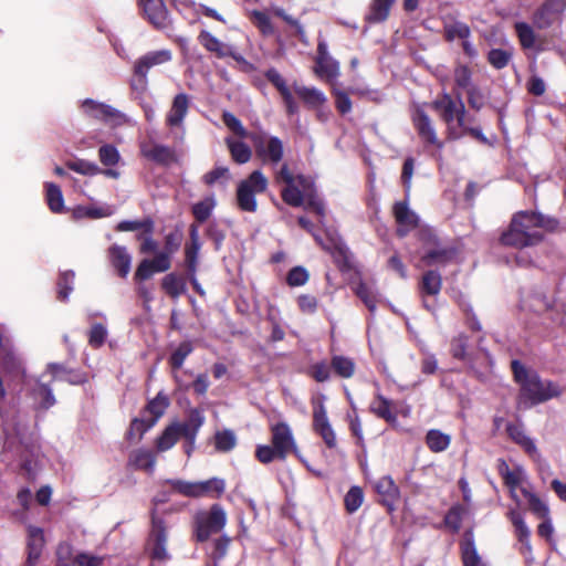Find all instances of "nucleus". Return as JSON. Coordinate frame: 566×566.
<instances>
[{"label":"nucleus","instance_id":"obj_15","mask_svg":"<svg viewBox=\"0 0 566 566\" xmlns=\"http://www.w3.org/2000/svg\"><path fill=\"white\" fill-rule=\"evenodd\" d=\"M153 530L149 536V549L154 559L164 562L169 559V554L166 547L167 535L161 518H158L153 514Z\"/></svg>","mask_w":566,"mask_h":566},{"label":"nucleus","instance_id":"obj_56","mask_svg":"<svg viewBox=\"0 0 566 566\" xmlns=\"http://www.w3.org/2000/svg\"><path fill=\"white\" fill-rule=\"evenodd\" d=\"M214 207H216V200L212 196H210V197H207L203 200L197 202L192 207V212H193L195 218L199 222H203L210 217Z\"/></svg>","mask_w":566,"mask_h":566},{"label":"nucleus","instance_id":"obj_17","mask_svg":"<svg viewBox=\"0 0 566 566\" xmlns=\"http://www.w3.org/2000/svg\"><path fill=\"white\" fill-rule=\"evenodd\" d=\"M412 122L415 128L418 132V135L423 142L437 146L438 148L442 147V144L440 143L436 134V129L431 118L422 108L417 107L415 109L412 114Z\"/></svg>","mask_w":566,"mask_h":566},{"label":"nucleus","instance_id":"obj_33","mask_svg":"<svg viewBox=\"0 0 566 566\" xmlns=\"http://www.w3.org/2000/svg\"><path fill=\"white\" fill-rule=\"evenodd\" d=\"M44 545L43 531L39 527H29V542H28V564L34 565L42 552Z\"/></svg>","mask_w":566,"mask_h":566},{"label":"nucleus","instance_id":"obj_5","mask_svg":"<svg viewBox=\"0 0 566 566\" xmlns=\"http://www.w3.org/2000/svg\"><path fill=\"white\" fill-rule=\"evenodd\" d=\"M268 179L261 170H254L237 189V201L241 210L254 212L258 208L255 195L264 192Z\"/></svg>","mask_w":566,"mask_h":566},{"label":"nucleus","instance_id":"obj_36","mask_svg":"<svg viewBox=\"0 0 566 566\" xmlns=\"http://www.w3.org/2000/svg\"><path fill=\"white\" fill-rule=\"evenodd\" d=\"M464 566H481V557L476 552L472 533H467L461 545Z\"/></svg>","mask_w":566,"mask_h":566},{"label":"nucleus","instance_id":"obj_64","mask_svg":"<svg viewBox=\"0 0 566 566\" xmlns=\"http://www.w3.org/2000/svg\"><path fill=\"white\" fill-rule=\"evenodd\" d=\"M251 17L255 25L263 34L271 35L274 33L273 24L266 13L255 10L252 11Z\"/></svg>","mask_w":566,"mask_h":566},{"label":"nucleus","instance_id":"obj_39","mask_svg":"<svg viewBox=\"0 0 566 566\" xmlns=\"http://www.w3.org/2000/svg\"><path fill=\"white\" fill-rule=\"evenodd\" d=\"M33 397L39 403V407L44 410L51 408L56 402L52 388L41 380H39L33 388Z\"/></svg>","mask_w":566,"mask_h":566},{"label":"nucleus","instance_id":"obj_20","mask_svg":"<svg viewBox=\"0 0 566 566\" xmlns=\"http://www.w3.org/2000/svg\"><path fill=\"white\" fill-rule=\"evenodd\" d=\"M265 76L279 90L284 101L286 112L290 115L296 114L298 112V105L295 102L291 90L286 85L285 80L282 77L279 71H276L275 69H270L265 73Z\"/></svg>","mask_w":566,"mask_h":566},{"label":"nucleus","instance_id":"obj_21","mask_svg":"<svg viewBox=\"0 0 566 566\" xmlns=\"http://www.w3.org/2000/svg\"><path fill=\"white\" fill-rule=\"evenodd\" d=\"M394 214L398 223L397 232L400 237L406 235L409 230L413 229L418 224V216L409 209L406 201L397 202L395 205Z\"/></svg>","mask_w":566,"mask_h":566},{"label":"nucleus","instance_id":"obj_49","mask_svg":"<svg viewBox=\"0 0 566 566\" xmlns=\"http://www.w3.org/2000/svg\"><path fill=\"white\" fill-rule=\"evenodd\" d=\"M66 167L83 176H95L101 172L97 164L85 159L70 160L66 163Z\"/></svg>","mask_w":566,"mask_h":566},{"label":"nucleus","instance_id":"obj_23","mask_svg":"<svg viewBox=\"0 0 566 566\" xmlns=\"http://www.w3.org/2000/svg\"><path fill=\"white\" fill-rule=\"evenodd\" d=\"M198 39L206 50L214 53L218 57L232 56L235 60L241 59L234 54L231 45L221 42L208 31H201Z\"/></svg>","mask_w":566,"mask_h":566},{"label":"nucleus","instance_id":"obj_12","mask_svg":"<svg viewBox=\"0 0 566 566\" xmlns=\"http://www.w3.org/2000/svg\"><path fill=\"white\" fill-rule=\"evenodd\" d=\"M189 105L190 97L186 93H179L174 97L171 106L166 114V125L178 132L179 139H182L184 137V122L188 114Z\"/></svg>","mask_w":566,"mask_h":566},{"label":"nucleus","instance_id":"obj_52","mask_svg":"<svg viewBox=\"0 0 566 566\" xmlns=\"http://www.w3.org/2000/svg\"><path fill=\"white\" fill-rule=\"evenodd\" d=\"M169 406V399L163 392H159L153 400L147 405V410L153 415L151 420L156 423L158 419L165 413Z\"/></svg>","mask_w":566,"mask_h":566},{"label":"nucleus","instance_id":"obj_14","mask_svg":"<svg viewBox=\"0 0 566 566\" xmlns=\"http://www.w3.org/2000/svg\"><path fill=\"white\" fill-rule=\"evenodd\" d=\"M566 9V0H547L534 13V24L546 29L560 19Z\"/></svg>","mask_w":566,"mask_h":566},{"label":"nucleus","instance_id":"obj_45","mask_svg":"<svg viewBox=\"0 0 566 566\" xmlns=\"http://www.w3.org/2000/svg\"><path fill=\"white\" fill-rule=\"evenodd\" d=\"M370 409L378 417L385 419L386 421L394 423L397 420L396 415L391 410V402L384 398L382 396H378L370 405Z\"/></svg>","mask_w":566,"mask_h":566},{"label":"nucleus","instance_id":"obj_2","mask_svg":"<svg viewBox=\"0 0 566 566\" xmlns=\"http://www.w3.org/2000/svg\"><path fill=\"white\" fill-rule=\"evenodd\" d=\"M512 370L520 385L518 408H532L560 396L564 391L557 382L542 379L535 370L527 369L518 360L512 361Z\"/></svg>","mask_w":566,"mask_h":566},{"label":"nucleus","instance_id":"obj_7","mask_svg":"<svg viewBox=\"0 0 566 566\" xmlns=\"http://www.w3.org/2000/svg\"><path fill=\"white\" fill-rule=\"evenodd\" d=\"M249 138L252 140L258 157L264 165L275 168L284 157V144L276 137L266 133L251 134Z\"/></svg>","mask_w":566,"mask_h":566},{"label":"nucleus","instance_id":"obj_22","mask_svg":"<svg viewBox=\"0 0 566 566\" xmlns=\"http://www.w3.org/2000/svg\"><path fill=\"white\" fill-rule=\"evenodd\" d=\"M140 153L145 158L163 165H168L175 159L174 150L160 144L144 143Z\"/></svg>","mask_w":566,"mask_h":566},{"label":"nucleus","instance_id":"obj_26","mask_svg":"<svg viewBox=\"0 0 566 566\" xmlns=\"http://www.w3.org/2000/svg\"><path fill=\"white\" fill-rule=\"evenodd\" d=\"M506 431L512 440L520 444L530 457L534 459L539 458L535 442L525 433L522 426L510 423L506 427Z\"/></svg>","mask_w":566,"mask_h":566},{"label":"nucleus","instance_id":"obj_32","mask_svg":"<svg viewBox=\"0 0 566 566\" xmlns=\"http://www.w3.org/2000/svg\"><path fill=\"white\" fill-rule=\"evenodd\" d=\"M226 491V481L221 478H211L197 482L198 497H220Z\"/></svg>","mask_w":566,"mask_h":566},{"label":"nucleus","instance_id":"obj_30","mask_svg":"<svg viewBox=\"0 0 566 566\" xmlns=\"http://www.w3.org/2000/svg\"><path fill=\"white\" fill-rule=\"evenodd\" d=\"M294 92L310 108H318L326 103L325 94L316 87L294 85Z\"/></svg>","mask_w":566,"mask_h":566},{"label":"nucleus","instance_id":"obj_31","mask_svg":"<svg viewBox=\"0 0 566 566\" xmlns=\"http://www.w3.org/2000/svg\"><path fill=\"white\" fill-rule=\"evenodd\" d=\"M45 201L53 213H63L66 211L63 192L56 184L45 182Z\"/></svg>","mask_w":566,"mask_h":566},{"label":"nucleus","instance_id":"obj_18","mask_svg":"<svg viewBox=\"0 0 566 566\" xmlns=\"http://www.w3.org/2000/svg\"><path fill=\"white\" fill-rule=\"evenodd\" d=\"M147 20L157 29L168 25V12L163 0H138Z\"/></svg>","mask_w":566,"mask_h":566},{"label":"nucleus","instance_id":"obj_35","mask_svg":"<svg viewBox=\"0 0 566 566\" xmlns=\"http://www.w3.org/2000/svg\"><path fill=\"white\" fill-rule=\"evenodd\" d=\"M129 461L135 468L145 470L148 473L155 471L156 458L150 450L138 449L133 451Z\"/></svg>","mask_w":566,"mask_h":566},{"label":"nucleus","instance_id":"obj_53","mask_svg":"<svg viewBox=\"0 0 566 566\" xmlns=\"http://www.w3.org/2000/svg\"><path fill=\"white\" fill-rule=\"evenodd\" d=\"M237 438L233 431L222 430L214 434V446L218 451L228 452L235 447Z\"/></svg>","mask_w":566,"mask_h":566},{"label":"nucleus","instance_id":"obj_42","mask_svg":"<svg viewBox=\"0 0 566 566\" xmlns=\"http://www.w3.org/2000/svg\"><path fill=\"white\" fill-rule=\"evenodd\" d=\"M227 145L229 147L233 160L237 161L238 164H245L251 159L252 150L243 142L235 140L233 138H227Z\"/></svg>","mask_w":566,"mask_h":566},{"label":"nucleus","instance_id":"obj_37","mask_svg":"<svg viewBox=\"0 0 566 566\" xmlns=\"http://www.w3.org/2000/svg\"><path fill=\"white\" fill-rule=\"evenodd\" d=\"M375 489L378 494L384 496V501L390 505L399 496V489L395 484L394 480L386 475L380 478L376 484Z\"/></svg>","mask_w":566,"mask_h":566},{"label":"nucleus","instance_id":"obj_57","mask_svg":"<svg viewBox=\"0 0 566 566\" xmlns=\"http://www.w3.org/2000/svg\"><path fill=\"white\" fill-rule=\"evenodd\" d=\"M444 33H446L447 40L453 41L455 39L465 40L469 38L471 32H470V28L465 23L455 21V22L446 24Z\"/></svg>","mask_w":566,"mask_h":566},{"label":"nucleus","instance_id":"obj_16","mask_svg":"<svg viewBox=\"0 0 566 566\" xmlns=\"http://www.w3.org/2000/svg\"><path fill=\"white\" fill-rule=\"evenodd\" d=\"M499 472L509 486L512 499L520 504L516 491L517 489L522 491V488H525L523 485L527 479L525 470L521 465L511 469L505 461L501 460L499 463Z\"/></svg>","mask_w":566,"mask_h":566},{"label":"nucleus","instance_id":"obj_1","mask_svg":"<svg viewBox=\"0 0 566 566\" xmlns=\"http://www.w3.org/2000/svg\"><path fill=\"white\" fill-rule=\"evenodd\" d=\"M556 222L543 214L520 211L514 214L510 228L502 234L504 245L525 248L536 245L544 239V232L553 230Z\"/></svg>","mask_w":566,"mask_h":566},{"label":"nucleus","instance_id":"obj_25","mask_svg":"<svg viewBox=\"0 0 566 566\" xmlns=\"http://www.w3.org/2000/svg\"><path fill=\"white\" fill-rule=\"evenodd\" d=\"M114 213V208L107 203H94L91 206H76L72 210L75 220L80 219H101L109 217Z\"/></svg>","mask_w":566,"mask_h":566},{"label":"nucleus","instance_id":"obj_24","mask_svg":"<svg viewBox=\"0 0 566 566\" xmlns=\"http://www.w3.org/2000/svg\"><path fill=\"white\" fill-rule=\"evenodd\" d=\"M108 256L112 265L122 277H126L132 268V255L125 247L113 244L108 249Z\"/></svg>","mask_w":566,"mask_h":566},{"label":"nucleus","instance_id":"obj_13","mask_svg":"<svg viewBox=\"0 0 566 566\" xmlns=\"http://www.w3.org/2000/svg\"><path fill=\"white\" fill-rule=\"evenodd\" d=\"M272 444L279 452V459L285 460L289 452L297 451L296 443L290 426L285 422H279L271 426Z\"/></svg>","mask_w":566,"mask_h":566},{"label":"nucleus","instance_id":"obj_34","mask_svg":"<svg viewBox=\"0 0 566 566\" xmlns=\"http://www.w3.org/2000/svg\"><path fill=\"white\" fill-rule=\"evenodd\" d=\"M396 0H373L366 20L369 23H379L385 21Z\"/></svg>","mask_w":566,"mask_h":566},{"label":"nucleus","instance_id":"obj_59","mask_svg":"<svg viewBox=\"0 0 566 566\" xmlns=\"http://www.w3.org/2000/svg\"><path fill=\"white\" fill-rule=\"evenodd\" d=\"M364 501V493L359 486H352L346 493L344 502L345 507L349 513L356 512Z\"/></svg>","mask_w":566,"mask_h":566},{"label":"nucleus","instance_id":"obj_58","mask_svg":"<svg viewBox=\"0 0 566 566\" xmlns=\"http://www.w3.org/2000/svg\"><path fill=\"white\" fill-rule=\"evenodd\" d=\"M453 78L455 86L460 90L465 91L470 88L472 85H474L472 82L471 70L462 64H458L457 67L454 69Z\"/></svg>","mask_w":566,"mask_h":566},{"label":"nucleus","instance_id":"obj_38","mask_svg":"<svg viewBox=\"0 0 566 566\" xmlns=\"http://www.w3.org/2000/svg\"><path fill=\"white\" fill-rule=\"evenodd\" d=\"M451 437L438 429H431L427 432L426 443L432 452H442L450 446Z\"/></svg>","mask_w":566,"mask_h":566},{"label":"nucleus","instance_id":"obj_9","mask_svg":"<svg viewBox=\"0 0 566 566\" xmlns=\"http://www.w3.org/2000/svg\"><path fill=\"white\" fill-rule=\"evenodd\" d=\"M457 252L453 248L443 245L432 237L421 251V263L424 266H443L454 260Z\"/></svg>","mask_w":566,"mask_h":566},{"label":"nucleus","instance_id":"obj_47","mask_svg":"<svg viewBox=\"0 0 566 566\" xmlns=\"http://www.w3.org/2000/svg\"><path fill=\"white\" fill-rule=\"evenodd\" d=\"M108 336V329L105 323H92L88 331V344L94 348L102 347Z\"/></svg>","mask_w":566,"mask_h":566},{"label":"nucleus","instance_id":"obj_44","mask_svg":"<svg viewBox=\"0 0 566 566\" xmlns=\"http://www.w3.org/2000/svg\"><path fill=\"white\" fill-rule=\"evenodd\" d=\"M522 494L527 499L531 511L541 518L549 516L548 505L528 488H522Z\"/></svg>","mask_w":566,"mask_h":566},{"label":"nucleus","instance_id":"obj_19","mask_svg":"<svg viewBox=\"0 0 566 566\" xmlns=\"http://www.w3.org/2000/svg\"><path fill=\"white\" fill-rule=\"evenodd\" d=\"M300 226L305 229L306 231L313 233L316 242L322 245L323 249L326 251H329L335 258L336 255H340L343 258H346L347 254V248L342 242V240L338 238L336 233H328V241L324 242L317 234L313 232V223L305 217L298 218Z\"/></svg>","mask_w":566,"mask_h":566},{"label":"nucleus","instance_id":"obj_11","mask_svg":"<svg viewBox=\"0 0 566 566\" xmlns=\"http://www.w3.org/2000/svg\"><path fill=\"white\" fill-rule=\"evenodd\" d=\"M81 107L85 115L113 125H123L129 120L128 117L118 109L91 98L83 101Z\"/></svg>","mask_w":566,"mask_h":566},{"label":"nucleus","instance_id":"obj_54","mask_svg":"<svg viewBox=\"0 0 566 566\" xmlns=\"http://www.w3.org/2000/svg\"><path fill=\"white\" fill-rule=\"evenodd\" d=\"M98 158L103 166L115 167L120 161V154L113 145H103L98 149Z\"/></svg>","mask_w":566,"mask_h":566},{"label":"nucleus","instance_id":"obj_55","mask_svg":"<svg viewBox=\"0 0 566 566\" xmlns=\"http://www.w3.org/2000/svg\"><path fill=\"white\" fill-rule=\"evenodd\" d=\"M515 31L524 49H533L535 45V33L532 27L525 22H516Z\"/></svg>","mask_w":566,"mask_h":566},{"label":"nucleus","instance_id":"obj_61","mask_svg":"<svg viewBox=\"0 0 566 566\" xmlns=\"http://www.w3.org/2000/svg\"><path fill=\"white\" fill-rule=\"evenodd\" d=\"M153 426H155V422L150 420H144V419H134L130 428L127 432L128 439H142L143 434L149 430Z\"/></svg>","mask_w":566,"mask_h":566},{"label":"nucleus","instance_id":"obj_4","mask_svg":"<svg viewBox=\"0 0 566 566\" xmlns=\"http://www.w3.org/2000/svg\"><path fill=\"white\" fill-rule=\"evenodd\" d=\"M431 106L446 123L451 139L463 137V133L460 128L464 127L465 106L460 94H458V98L455 99L449 93L444 92L439 98L431 103Z\"/></svg>","mask_w":566,"mask_h":566},{"label":"nucleus","instance_id":"obj_51","mask_svg":"<svg viewBox=\"0 0 566 566\" xmlns=\"http://www.w3.org/2000/svg\"><path fill=\"white\" fill-rule=\"evenodd\" d=\"M332 367L343 378H350L355 373L354 361L344 356H334L332 358Z\"/></svg>","mask_w":566,"mask_h":566},{"label":"nucleus","instance_id":"obj_62","mask_svg":"<svg viewBox=\"0 0 566 566\" xmlns=\"http://www.w3.org/2000/svg\"><path fill=\"white\" fill-rule=\"evenodd\" d=\"M512 57V52L509 50L493 49L489 52V62L495 69H503L506 66Z\"/></svg>","mask_w":566,"mask_h":566},{"label":"nucleus","instance_id":"obj_28","mask_svg":"<svg viewBox=\"0 0 566 566\" xmlns=\"http://www.w3.org/2000/svg\"><path fill=\"white\" fill-rule=\"evenodd\" d=\"M184 436L181 433V426L179 422H172L163 431V433L156 440V450L158 452H166L170 450Z\"/></svg>","mask_w":566,"mask_h":566},{"label":"nucleus","instance_id":"obj_29","mask_svg":"<svg viewBox=\"0 0 566 566\" xmlns=\"http://www.w3.org/2000/svg\"><path fill=\"white\" fill-rule=\"evenodd\" d=\"M507 516L515 527V534L518 537V541L522 544L523 549L525 552L530 553L531 552V543H530L531 532L524 521V517L515 509L510 510L507 513Z\"/></svg>","mask_w":566,"mask_h":566},{"label":"nucleus","instance_id":"obj_60","mask_svg":"<svg viewBox=\"0 0 566 566\" xmlns=\"http://www.w3.org/2000/svg\"><path fill=\"white\" fill-rule=\"evenodd\" d=\"M75 274L73 271H65L61 274L59 280V298L66 301L73 291Z\"/></svg>","mask_w":566,"mask_h":566},{"label":"nucleus","instance_id":"obj_6","mask_svg":"<svg viewBox=\"0 0 566 566\" xmlns=\"http://www.w3.org/2000/svg\"><path fill=\"white\" fill-rule=\"evenodd\" d=\"M171 59L172 53L168 49L150 51L138 57L134 64V74L137 78L132 81V88L144 92L147 87V75L149 70L168 63Z\"/></svg>","mask_w":566,"mask_h":566},{"label":"nucleus","instance_id":"obj_50","mask_svg":"<svg viewBox=\"0 0 566 566\" xmlns=\"http://www.w3.org/2000/svg\"><path fill=\"white\" fill-rule=\"evenodd\" d=\"M468 514V509L462 505H453L444 517V523L452 531L458 532L461 527L463 517Z\"/></svg>","mask_w":566,"mask_h":566},{"label":"nucleus","instance_id":"obj_63","mask_svg":"<svg viewBox=\"0 0 566 566\" xmlns=\"http://www.w3.org/2000/svg\"><path fill=\"white\" fill-rule=\"evenodd\" d=\"M192 349L193 348L190 342L181 343L170 357V364L172 368H180L187 356L192 352Z\"/></svg>","mask_w":566,"mask_h":566},{"label":"nucleus","instance_id":"obj_41","mask_svg":"<svg viewBox=\"0 0 566 566\" xmlns=\"http://www.w3.org/2000/svg\"><path fill=\"white\" fill-rule=\"evenodd\" d=\"M356 295L364 302L370 312L377 307V292L374 285L360 281L355 287Z\"/></svg>","mask_w":566,"mask_h":566},{"label":"nucleus","instance_id":"obj_10","mask_svg":"<svg viewBox=\"0 0 566 566\" xmlns=\"http://www.w3.org/2000/svg\"><path fill=\"white\" fill-rule=\"evenodd\" d=\"M314 72L319 78L331 83L339 76V63L331 55L324 39H319L317 43Z\"/></svg>","mask_w":566,"mask_h":566},{"label":"nucleus","instance_id":"obj_40","mask_svg":"<svg viewBox=\"0 0 566 566\" xmlns=\"http://www.w3.org/2000/svg\"><path fill=\"white\" fill-rule=\"evenodd\" d=\"M442 285V279L439 272L430 270L427 271L421 281V293L422 295L436 296L440 293Z\"/></svg>","mask_w":566,"mask_h":566},{"label":"nucleus","instance_id":"obj_27","mask_svg":"<svg viewBox=\"0 0 566 566\" xmlns=\"http://www.w3.org/2000/svg\"><path fill=\"white\" fill-rule=\"evenodd\" d=\"M205 423V416L203 412L199 409H190L188 415V420L185 423H180L181 426V433L184 437L190 442L191 444H195L197 434L200 430V428Z\"/></svg>","mask_w":566,"mask_h":566},{"label":"nucleus","instance_id":"obj_43","mask_svg":"<svg viewBox=\"0 0 566 566\" xmlns=\"http://www.w3.org/2000/svg\"><path fill=\"white\" fill-rule=\"evenodd\" d=\"M165 292L174 298L179 297L186 292V282L182 277L170 273L167 274L161 282Z\"/></svg>","mask_w":566,"mask_h":566},{"label":"nucleus","instance_id":"obj_46","mask_svg":"<svg viewBox=\"0 0 566 566\" xmlns=\"http://www.w3.org/2000/svg\"><path fill=\"white\" fill-rule=\"evenodd\" d=\"M2 367L9 371H19L22 369V358L21 356L9 345L4 346L2 349Z\"/></svg>","mask_w":566,"mask_h":566},{"label":"nucleus","instance_id":"obj_3","mask_svg":"<svg viewBox=\"0 0 566 566\" xmlns=\"http://www.w3.org/2000/svg\"><path fill=\"white\" fill-rule=\"evenodd\" d=\"M282 199L292 207H301L306 202V208H312L319 217H324L325 207L316 196L314 181L311 177L296 175L291 184H287L281 191Z\"/></svg>","mask_w":566,"mask_h":566},{"label":"nucleus","instance_id":"obj_48","mask_svg":"<svg viewBox=\"0 0 566 566\" xmlns=\"http://www.w3.org/2000/svg\"><path fill=\"white\" fill-rule=\"evenodd\" d=\"M166 484L170 485L172 491L187 496V497H196L197 499V482L180 480V479H169L165 481Z\"/></svg>","mask_w":566,"mask_h":566},{"label":"nucleus","instance_id":"obj_8","mask_svg":"<svg viewBox=\"0 0 566 566\" xmlns=\"http://www.w3.org/2000/svg\"><path fill=\"white\" fill-rule=\"evenodd\" d=\"M227 523V513L219 504H213L209 512H200L196 515V537L205 542L213 533L220 532Z\"/></svg>","mask_w":566,"mask_h":566}]
</instances>
